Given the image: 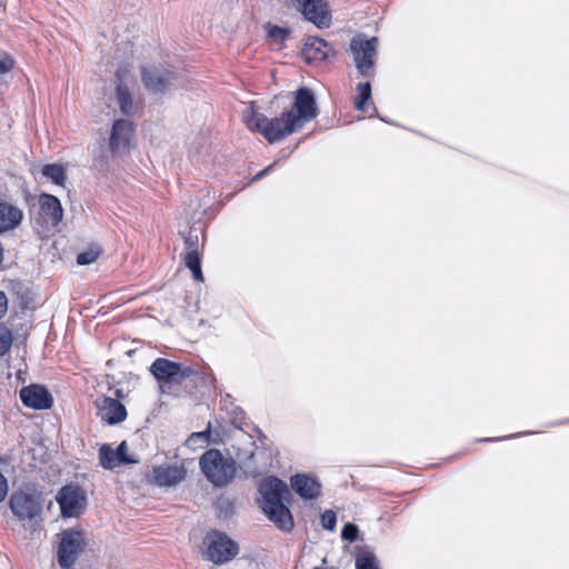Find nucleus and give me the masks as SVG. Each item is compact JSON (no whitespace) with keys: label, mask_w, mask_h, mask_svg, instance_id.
<instances>
[{"label":"nucleus","mask_w":569,"mask_h":569,"mask_svg":"<svg viewBox=\"0 0 569 569\" xmlns=\"http://www.w3.org/2000/svg\"><path fill=\"white\" fill-rule=\"evenodd\" d=\"M84 548V539L81 531L64 530L58 547V563L63 569L71 568Z\"/></svg>","instance_id":"7"},{"label":"nucleus","mask_w":569,"mask_h":569,"mask_svg":"<svg viewBox=\"0 0 569 569\" xmlns=\"http://www.w3.org/2000/svg\"><path fill=\"white\" fill-rule=\"evenodd\" d=\"M141 78L144 87L156 93L164 92L173 80V72L163 67L143 68Z\"/></svg>","instance_id":"12"},{"label":"nucleus","mask_w":569,"mask_h":569,"mask_svg":"<svg viewBox=\"0 0 569 569\" xmlns=\"http://www.w3.org/2000/svg\"><path fill=\"white\" fill-rule=\"evenodd\" d=\"M199 467L207 480L219 488L230 483L237 472L234 459L224 457L218 449L207 450L199 459Z\"/></svg>","instance_id":"3"},{"label":"nucleus","mask_w":569,"mask_h":569,"mask_svg":"<svg viewBox=\"0 0 569 569\" xmlns=\"http://www.w3.org/2000/svg\"><path fill=\"white\" fill-rule=\"evenodd\" d=\"M292 7L318 28H328L331 14L325 0H290Z\"/></svg>","instance_id":"10"},{"label":"nucleus","mask_w":569,"mask_h":569,"mask_svg":"<svg viewBox=\"0 0 569 569\" xmlns=\"http://www.w3.org/2000/svg\"><path fill=\"white\" fill-rule=\"evenodd\" d=\"M262 497L261 508L268 519L280 530L289 532L293 528V518L283 501L290 496L288 486L277 477H266L259 482Z\"/></svg>","instance_id":"2"},{"label":"nucleus","mask_w":569,"mask_h":569,"mask_svg":"<svg viewBox=\"0 0 569 569\" xmlns=\"http://www.w3.org/2000/svg\"><path fill=\"white\" fill-rule=\"evenodd\" d=\"M14 66V60L7 53L0 56V76L8 74Z\"/></svg>","instance_id":"32"},{"label":"nucleus","mask_w":569,"mask_h":569,"mask_svg":"<svg viewBox=\"0 0 569 569\" xmlns=\"http://www.w3.org/2000/svg\"><path fill=\"white\" fill-rule=\"evenodd\" d=\"M22 403L34 410L50 409L53 405V398L44 386L30 385L20 390Z\"/></svg>","instance_id":"11"},{"label":"nucleus","mask_w":569,"mask_h":569,"mask_svg":"<svg viewBox=\"0 0 569 569\" xmlns=\"http://www.w3.org/2000/svg\"><path fill=\"white\" fill-rule=\"evenodd\" d=\"M292 489L303 499H316L320 496V482L307 475H296L291 477Z\"/></svg>","instance_id":"19"},{"label":"nucleus","mask_w":569,"mask_h":569,"mask_svg":"<svg viewBox=\"0 0 569 569\" xmlns=\"http://www.w3.org/2000/svg\"><path fill=\"white\" fill-rule=\"evenodd\" d=\"M41 217L47 227L56 228L61 222L63 209L60 200L49 193H42L39 197Z\"/></svg>","instance_id":"15"},{"label":"nucleus","mask_w":569,"mask_h":569,"mask_svg":"<svg viewBox=\"0 0 569 569\" xmlns=\"http://www.w3.org/2000/svg\"><path fill=\"white\" fill-rule=\"evenodd\" d=\"M358 527L353 523H346L341 531V538L347 541H355L358 538Z\"/></svg>","instance_id":"31"},{"label":"nucleus","mask_w":569,"mask_h":569,"mask_svg":"<svg viewBox=\"0 0 569 569\" xmlns=\"http://www.w3.org/2000/svg\"><path fill=\"white\" fill-rule=\"evenodd\" d=\"M332 48L323 39L318 37H309L302 47L301 56L308 63H312L317 61H323L329 57Z\"/></svg>","instance_id":"17"},{"label":"nucleus","mask_w":569,"mask_h":569,"mask_svg":"<svg viewBox=\"0 0 569 569\" xmlns=\"http://www.w3.org/2000/svg\"><path fill=\"white\" fill-rule=\"evenodd\" d=\"M371 100V86L369 82H361L357 86V96L355 98V107L361 112H368Z\"/></svg>","instance_id":"21"},{"label":"nucleus","mask_w":569,"mask_h":569,"mask_svg":"<svg viewBox=\"0 0 569 569\" xmlns=\"http://www.w3.org/2000/svg\"><path fill=\"white\" fill-rule=\"evenodd\" d=\"M317 116L318 108L313 92L309 88L301 87L296 91L291 109L283 111L280 117L269 119L251 104L243 112V120L250 131L258 132L269 143H274L301 130Z\"/></svg>","instance_id":"1"},{"label":"nucleus","mask_w":569,"mask_h":569,"mask_svg":"<svg viewBox=\"0 0 569 569\" xmlns=\"http://www.w3.org/2000/svg\"><path fill=\"white\" fill-rule=\"evenodd\" d=\"M8 310V299L3 291H0V319L6 315Z\"/></svg>","instance_id":"36"},{"label":"nucleus","mask_w":569,"mask_h":569,"mask_svg":"<svg viewBox=\"0 0 569 569\" xmlns=\"http://www.w3.org/2000/svg\"><path fill=\"white\" fill-rule=\"evenodd\" d=\"M41 172L43 177L50 179L58 186H63L67 178L63 167L56 163L44 164L41 169Z\"/></svg>","instance_id":"23"},{"label":"nucleus","mask_w":569,"mask_h":569,"mask_svg":"<svg viewBox=\"0 0 569 569\" xmlns=\"http://www.w3.org/2000/svg\"><path fill=\"white\" fill-rule=\"evenodd\" d=\"M97 415L108 425H117L126 420L127 409L117 399L101 397L94 401Z\"/></svg>","instance_id":"13"},{"label":"nucleus","mask_w":569,"mask_h":569,"mask_svg":"<svg viewBox=\"0 0 569 569\" xmlns=\"http://www.w3.org/2000/svg\"><path fill=\"white\" fill-rule=\"evenodd\" d=\"M372 112H376V108L375 106H372ZM373 113L370 114V117L372 116Z\"/></svg>","instance_id":"38"},{"label":"nucleus","mask_w":569,"mask_h":569,"mask_svg":"<svg viewBox=\"0 0 569 569\" xmlns=\"http://www.w3.org/2000/svg\"><path fill=\"white\" fill-rule=\"evenodd\" d=\"M210 435L209 428L201 432H193L187 439L186 445L191 449L202 448L209 443Z\"/></svg>","instance_id":"26"},{"label":"nucleus","mask_w":569,"mask_h":569,"mask_svg":"<svg viewBox=\"0 0 569 569\" xmlns=\"http://www.w3.org/2000/svg\"><path fill=\"white\" fill-rule=\"evenodd\" d=\"M264 29L267 31L268 37L274 42V43H283L290 36V29L282 28L276 24H272L268 22L264 26Z\"/></svg>","instance_id":"25"},{"label":"nucleus","mask_w":569,"mask_h":569,"mask_svg":"<svg viewBox=\"0 0 569 569\" xmlns=\"http://www.w3.org/2000/svg\"><path fill=\"white\" fill-rule=\"evenodd\" d=\"M23 220V211L9 202L0 201V234L18 228Z\"/></svg>","instance_id":"18"},{"label":"nucleus","mask_w":569,"mask_h":569,"mask_svg":"<svg viewBox=\"0 0 569 569\" xmlns=\"http://www.w3.org/2000/svg\"><path fill=\"white\" fill-rule=\"evenodd\" d=\"M186 266L191 270L197 281H202L201 259L198 250L188 251L183 258Z\"/></svg>","instance_id":"24"},{"label":"nucleus","mask_w":569,"mask_h":569,"mask_svg":"<svg viewBox=\"0 0 569 569\" xmlns=\"http://www.w3.org/2000/svg\"><path fill=\"white\" fill-rule=\"evenodd\" d=\"M337 525V516L332 510H326L321 515V526L327 530H335Z\"/></svg>","instance_id":"30"},{"label":"nucleus","mask_w":569,"mask_h":569,"mask_svg":"<svg viewBox=\"0 0 569 569\" xmlns=\"http://www.w3.org/2000/svg\"><path fill=\"white\" fill-rule=\"evenodd\" d=\"M8 492V483L6 477L0 472V502L6 498Z\"/></svg>","instance_id":"35"},{"label":"nucleus","mask_w":569,"mask_h":569,"mask_svg":"<svg viewBox=\"0 0 569 569\" xmlns=\"http://www.w3.org/2000/svg\"><path fill=\"white\" fill-rule=\"evenodd\" d=\"M378 39L357 34L350 41V52L356 68L362 77H371L377 60Z\"/></svg>","instance_id":"4"},{"label":"nucleus","mask_w":569,"mask_h":569,"mask_svg":"<svg viewBox=\"0 0 569 569\" xmlns=\"http://www.w3.org/2000/svg\"><path fill=\"white\" fill-rule=\"evenodd\" d=\"M116 99L122 114L131 116L134 112V103L129 88L121 81L120 72H117Z\"/></svg>","instance_id":"20"},{"label":"nucleus","mask_w":569,"mask_h":569,"mask_svg":"<svg viewBox=\"0 0 569 569\" xmlns=\"http://www.w3.org/2000/svg\"><path fill=\"white\" fill-rule=\"evenodd\" d=\"M117 397H120V390L116 391Z\"/></svg>","instance_id":"39"},{"label":"nucleus","mask_w":569,"mask_h":569,"mask_svg":"<svg viewBox=\"0 0 569 569\" xmlns=\"http://www.w3.org/2000/svg\"><path fill=\"white\" fill-rule=\"evenodd\" d=\"M150 371L161 387L181 383L192 372L190 368L164 358L156 359L150 367Z\"/></svg>","instance_id":"8"},{"label":"nucleus","mask_w":569,"mask_h":569,"mask_svg":"<svg viewBox=\"0 0 569 569\" xmlns=\"http://www.w3.org/2000/svg\"><path fill=\"white\" fill-rule=\"evenodd\" d=\"M133 134L132 122L119 119L113 122L109 138V147L113 153H123L128 150Z\"/></svg>","instance_id":"14"},{"label":"nucleus","mask_w":569,"mask_h":569,"mask_svg":"<svg viewBox=\"0 0 569 569\" xmlns=\"http://www.w3.org/2000/svg\"><path fill=\"white\" fill-rule=\"evenodd\" d=\"M206 557L214 563H226L239 552V546L226 533L211 530L203 538Z\"/></svg>","instance_id":"5"},{"label":"nucleus","mask_w":569,"mask_h":569,"mask_svg":"<svg viewBox=\"0 0 569 569\" xmlns=\"http://www.w3.org/2000/svg\"><path fill=\"white\" fill-rule=\"evenodd\" d=\"M187 470L182 466H159L152 469V481L159 487H174L186 479Z\"/></svg>","instance_id":"16"},{"label":"nucleus","mask_w":569,"mask_h":569,"mask_svg":"<svg viewBox=\"0 0 569 569\" xmlns=\"http://www.w3.org/2000/svg\"><path fill=\"white\" fill-rule=\"evenodd\" d=\"M98 258V252L96 251H84L78 254L77 263L80 266L90 264L94 262Z\"/></svg>","instance_id":"33"},{"label":"nucleus","mask_w":569,"mask_h":569,"mask_svg":"<svg viewBox=\"0 0 569 569\" xmlns=\"http://www.w3.org/2000/svg\"><path fill=\"white\" fill-rule=\"evenodd\" d=\"M42 496L36 490H17L9 499L12 513L20 520H32L42 510Z\"/></svg>","instance_id":"6"},{"label":"nucleus","mask_w":569,"mask_h":569,"mask_svg":"<svg viewBox=\"0 0 569 569\" xmlns=\"http://www.w3.org/2000/svg\"><path fill=\"white\" fill-rule=\"evenodd\" d=\"M99 460L100 465L104 469H113L118 466H121V459L118 458L114 449H112L109 445H102L99 449Z\"/></svg>","instance_id":"22"},{"label":"nucleus","mask_w":569,"mask_h":569,"mask_svg":"<svg viewBox=\"0 0 569 569\" xmlns=\"http://www.w3.org/2000/svg\"><path fill=\"white\" fill-rule=\"evenodd\" d=\"M356 569H380L372 552H363L356 559Z\"/></svg>","instance_id":"27"},{"label":"nucleus","mask_w":569,"mask_h":569,"mask_svg":"<svg viewBox=\"0 0 569 569\" xmlns=\"http://www.w3.org/2000/svg\"><path fill=\"white\" fill-rule=\"evenodd\" d=\"M12 345V335L9 329L0 326V356L7 353Z\"/></svg>","instance_id":"28"},{"label":"nucleus","mask_w":569,"mask_h":569,"mask_svg":"<svg viewBox=\"0 0 569 569\" xmlns=\"http://www.w3.org/2000/svg\"><path fill=\"white\" fill-rule=\"evenodd\" d=\"M273 164L267 167L266 169H263L262 171H260L256 177H254V180H258L260 179L262 176L267 174L271 169H272Z\"/></svg>","instance_id":"37"},{"label":"nucleus","mask_w":569,"mask_h":569,"mask_svg":"<svg viewBox=\"0 0 569 569\" xmlns=\"http://www.w3.org/2000/svg\"><path fill=\"white\" fill-rule=\"evenodd\" d=\"M61 515L66 518H72L79 516L86 508V493L78 486H64L62 487L56 497Z\"/></svg>","instance_id":"9"},{"label":"nucleus","mask_w":569,"mask_h":569,"mask_svg":"<svg viewBox=\"0 0 569 569\" xmlns=\"http://www.w3.org/2000/svg\"><path fill=\"white\" fill-rule=\"evenodd\" d=\"M184 238V244L188 251L198 250V234L193 233L191 230Z\"/></svg>","instance_id":"34"},{"label":"nucleus","mask_w":569,"mask_h":569,"mask_svg":"<svg viewBox=\"0 0 569 569\" xmlns=\"http://www.w3.org/2000/svg\"><path fill=\"white\" fill-rule=\"evenodd\" d=\"M119 459H121V465H130L137 463L138 460L128 456V445L126 441H122L117 449H114Z\"/></svg>","instance_id":"29"}]
</instances>
